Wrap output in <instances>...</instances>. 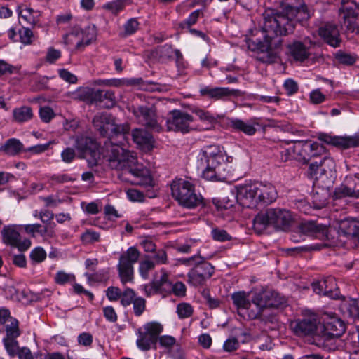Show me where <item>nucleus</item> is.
Segmentation results:
<instances>
[{"mask_svg": "<svg viewBox=\"0 0 359 359\" xmlns=\"http://www.w3.org/2000/svg\"><path fill=\"white\" fill-rule=\"evenodd\" d=\"M283 87L288 95H292L298 91V84L292 79L285 80Z\"/></svg>", "mask_w": 359, "mask_h": 359, "instance_id": "64", "label": "nucleus"}, {"mask_svg": "<svg viewBox=\"0 0 359 359\" xmlns=\"http://www.w3.org/2000/svg\"><path fill=\"white\" fill-rule=\"evenodd\" d=\"M292 221L291 212L283 208H269L260 212L253 219V228L258 233H262L268 226L276 229L285 230Z\"/></svg>", "mask_w": 359, "mask_h": 359, "instance_id": "4", "label": "nucleus"}, {"mask_svg": "<svg viewBox=\"0 0 359 359\" xmlns=\"http://www.w3.org/2000/svg\"><path fill=\"white\" fill-rule=\"evenodd\" d=\"M128 198L133 202H142L144 199V194L135 189H128L126 190Z\"/></svg>", "mask_w": 359, "mask_h": 359, "instance_id": "63", "label": "nucleus"}, {"mask_svg": "<svg viewBox=\"0 0 359 359\" xmlns=\"http://www.w3.org/2000/svg\"><path fill=\"white\" fill-rule=\"evenodd\" d=\"M339 18L346 31L359 34V3L353 0H341Z\"/></svg>", "mask_w": 359, "mask_h": 359, "instance_id": "8", "label": "nucleus"}, {"mask_svg": "<svg viewBox=\"0 0 359 359\" xmlns=\"http://www.w3.org/2000/svg\"><path fill=\"white\" fill-rule=\"evenodd\" d=\"M161 276L159 279L154 278L151 281L155 289L158 292L159 294H163L168 291H170L171 283L169 280L168 273L167 271L162 269Z\"/></svg>", "mask_w": 359, "mask_h": 359, "instance_id": "34", "label": "nucleus"}, {"mask_svg": "<svg viewBox=\"0 0 359 359\" xmlns=\"http://www.w3.org/2000/svg\"><path fill=\"white\" fill-rule=\"evenodd\" d=\"M322 156H323L319 161H317L320 172L323 173L326 177L328 175L332 177L335 170V162L332 158L327 155L326 151Z\"/></svg>", "mask_w": 359, "mask_h": 359, "instance_id": "33", "label": "nucleus"}, {"mask_svg": "<svg viewBox=\"0 0 359 359\" xmlns=\"http://www.w3.org/2000/svg\"><path fill=\"white\" fill-rule=\"evenodd\" d=\"M214 272L215 267L201 257V260H198L188 272L187 283L194 287L203 286L212 277Z\"/></svg>", "mask_w": 359, "mask_h": 359, "instance_id": "10", "label": "nucleus"}, {"mask_svg": "<svg viewBox=\"0 0 359 359\" xmlns=\"http://www.w3.org/2000/svg\"><path fill=\"white\" fill-rule=\"evenodd\" d=\"M289 50L292 57L297 61L303 62L310 55L308 48L300 41H294L290 45Z\"/></svg>", "mask_w": 359, "mask_h": 359, "instance_id": "32", "label": "nucleus"}, {"mask_svg": "<svg viewBox=\"0 0 359 359\" xmlns=\"http://www.w3.org/2000/svg\"><path fill=\"white\" fill-rule=\"evenodd\" d=\"M203 16V13L201 9L195 10L189 14L187 19L180 23V26L182 28H189L198 22L200 17Z\"/></svg>", "mask_w": 359, "mask_h": 359, "instance_id": "49", "label": "nucleus"}, {"mask_svg": "<svg viewBox=\"0 0 359 359\" xmlns=\"http://www.w3.org/2000/svg\"><path fill=\"white\" fill-rule=\"evenodd\" d=\"M334 195L337 198L351 197L358 198L359 177L357 175L346 177L344 183L335 189Z\"/></svg>", "mask_w": 359, "mask_h": 359, "instance_id": "20", "label": "nucleus"}, {"mask_svg": "<svg viewBox=\"0 0 359 359\" xmlns=\"http://www.w3.org/2000/svg\"><path fill=\"white\" fill-rule=\"evenodd\" d=\"M156 264L151 262L148 257H145V259L139 262L138 271L140 276L147 280L149 278V273L155 269Z\"/></svg>", "mask_w": 359, "mask_h": 359, "instance_id": "42", "label": "nucleus"}, {"mask_svg": "<svg viewBox=\"0 0 359 359\" xmlns=\"http://www.w3.org/2000/svg\"><path fill=\"white\" fill-rule=\"evenodd\" d=\"M339 231L353 243H359V219L346 218L341 221Z\"/></svg>", "mask_w": 359, "mask_h": 359, "instance_id": "24", "label": "nucleus"}, {"mask_svg": "<svg viewBox=\"0 0 359 359\" xmlns=\"http://www.w3.org/2000/svg\"><path fill=\"white\" fill-rule=\"evenodd\" d=\"M308 175L311 179L314 180H318L325 176L323 173L320 172L317 161L310 163L308 169Z\"/></svg>", "mask_w": 359, "mask_h": 359, "instance_id": "62", "label": "nucleus"}, {"mask_svg": "<svg viewBox=\"0 0 359 359\" xmlns=\"http://www.w3.org/2000/svg\"><path fill=\"white\" fill-rule=\"evenodd\" d=\"M23 144L16 138H10L0 147V151L4 154L14 156L23 150Z\"/></svg>", "mask_w": 359, "mask_h": 359, "instance_id": "29", "label": "nucleus"}, {"mask_svg": "<svg viewBox=\"0 0 359 359\" xmlns=\"http://www.w3.org/2000/svg\"><path fill=\"white\" fill-rule=\"evenodd\" d=\"M194 118L189 114L179 109H175L169 112L166 126L168 131L189 133L191 130L190 124Z\"/></svg>", "mask_w": 359, "mask_h": 359, "instance_id": "13", "label": "nucleus"}, {"mask_svg": "<svg viewBox=\"0 0 359 359\" xmlns=\"http://www.w3.org/2000/svg\"><path fill=\"white\" fill-rule=\"evenodd\" d=\"M321 140L328 144L343 149L359 147V131L353 135L332 136L324 135Z\"/></svg>", "mask_w": 359, "mask_h": 359, "instance_id": "21", "label": "nucleus"}, {"mask_svg": "<svg viewBox=\"0 0 359 359\" xmlns=\"http://www.w3.org/2000/svg\"><path fill=\"white\" fill-rule=\"evenodd\" d=\"M140 255V251L135 246L128 248L120 254L116 267L122 284L133 281L134 264L138 262Z\"/></svg>", "mask_w": 359, "mask_h": 359, "instance_id": "7", "label": "nucleus"}, {"mask_svg": "<svg viewBox=\"0 0 359 359\" xmlns=\"http://www.w3.org/2000/svg\"><path fill=\"white\" fill-rule=\"evenodd\" d=\"M33 114L31 107L24 106L13 110V118L15 121L22 123L30 120Z\"/></svg>", "mask_w": 359, "mask_h": 359, "instance_id": "40", "label": "nucleus"}, {"mask_svg": "<svg viewBox=\"0 0 359 359\" xmlns=\"http://www.w3.org/2000/svg\"><path fill=\"white\" fill-rule=\"evenodd\" d=\"M293 151L297 154L295 159L307 163L313 158L321 156L325 151V147L313 140H292Z\"/></svg>", "mask_w": 359, "mask_h": 359, "instance_id": "9", "label": "nucleus"}, {"mask_svg": "<svg viewBox=\"0 0 359 359\" xmlns=\"http://www.w3.org/2000/svg\"><path fill=\"white\" fill-rule=\"evenodd\" d=\"M139 22L136 18L129 19L124 25V32L122 34L123 37L130 36L135 33L138 29Z\"/></svg>", "mask_w": 359, "mask_h": 359, "instance_id": "56", "label": "nucleus"}, {"mask_svg": "<svg viewBox=\"0 0 359 359\" xmlns=\"http://www.w3.org/2000/svg\"><path fill=\"white\" fill-rule=\"evenodd\" d=\"M229 127L238 132H243L247 135H253L257 129L253 124L239 118H231L229 123Z\"/></svg>", "mask_w": 359, "mask_h": 359, "instance_id": "30", "label": "nucleus"}, {"mask_svg": "<svg viewBox=\"0 0 359 359\" xmlns=\"http://www.w3.org/2000/svg\"><path fill=\"white\" fill-rule=\"evenodd\" d=\"M95 131L101 137L111 139L115 136L129 134L130 126L128 123L117 124L116 118L109 113L101 112L96 114L93 118Z\"/></svg>", "mask_w": 359, "mask_h": 359, "instance_id": "6", "label": "nucleus"}, {"mask_svg": "<svg viewBox=\"0 0 359 359\" xmlns=\"http://www.w3.org/2000/svg\"><path fill=\"white\" fill-rule=\"evenodd\" d=\"M318 34L324 41L332 47L337 48L340 46L341 39L337 27L332 24H326L320 27Z\"/></svg>", "mask_w": 359, "mask_h": 359, "instance_id": "23", "label": "nucleus"}, {"mask_svg": "<svg viewBox=\"0 0 359 359\" xmlns=\"http://www.w3.org/2000/svg\"><path fill=\"white\" fill-rule=\"evenodd\" d=\"M116 97L111 90H95L94 93L93 104L100 107L110 108L115 104Z\"/></svg>", "mask_w": 359, "mask_h": 359, "instance_id": "27", "label": "nucleus"}, {"mask_svg": "<svg viewBox=\"0 0 359 359\" xmlns=\"http://www.w3.org/2000/svg\"><path fill=\"white\" fill-rule=\"evenodd\" d=\"M18 15L22 20L29 25H34L37 21V12L25 6L18 8Z\"/></svg>", "mask_w": 359, "mask_h": 359, "instance_id": "38", "label": "nucleus"}, {"mask_svg": "<svg viewBox=\"0 0 359 359\" xmlns=\"http://www.w3.org/2000/svg\"><path fill=\"white\" fill-rule=\"evenodd\" d=\"M1 235L4 243L17 248L20 252L26 251L31 246L29 239L21 240L20 234L15 226H4Z\"/></svg>", "mask_w": 359, "mask_h": 359, "instance_id": "16", "label": "nucleus"}, {"mask_svg": "<svg viewBox=\"0 0 359 359\" xmlns=\"http://www.w3.org/2000/svg\"><path fill=\"white\" fill-rule=\"evenodd\" d=\"M55 282L58 285H65L75 281V276L72 273H68L63 271H59L55 276Z\"/></svg>", "mask_w": 359, "mask_h": 359, "instance_id": "52", "label": "nucleus"}, {"mask_svg": "<svg viewBox=\"0 0 359 359\" xmlns=\"http://www.w3.org/2000/svg\"><path fill=\"white\" fill-rule=\"evenodd\" d=\"M95 90L90 88H80L76 92V97L82 101L93 104Z\"/></svg>", "mask_w": 359, "mask_h": 359, "instance_id": "46", "label": "nucleus"}, {"mask_svg": "<svg viewBox=\"0 0 359 359\" xmlns=\"http://www.w3.org/2000/svg\"><path fill=\"white\" fill-rule=\"evenodd\" d=\"M74 145L78 151L79 158H86L88 155H90L93 159V161H88V164L90 166L97 164L98 145L94 139L85 135H77L74 138Z\"/></svg>", "mask_w": 359, "mask_h": 359, "instance_id": "12", "label": "nucleus"}, {"mask_svg": "<svg viewBox=\"0 0 359 359\" xmlns=\"http://www.w3.org/2000/svg\"><path fill=\"white\" fill-rule=\"evenodd\" d=\"M225 151L217 144L204 146L200 151L198 168L206 180L220 182L226 179Z\"/></svg>", "mask_w": 359, "mask_h": 359, "instance_id": "3", "label": "nucleus"}, {"mask_svg": "<svg viewBox=\"0 0 359 359\" xmlns=\"http://www.w3.org/2000/svg\"><path fill=\"white\" fill-rule=\"evenodd\" d=\"M231 299L233 304L238 309H248L251 306V303L248 299V294L244 291L234 292L231 295Z\"/></svg>", "mask_w": 359, "mask_h": 359, "instance_id": "37", "label": "nucleus"}, {"mask_svg": "<svg viewBox=\"0 0 359 359\" xmlns=\"http://www.w3.org/2000/svg\"><path fill=\"white\" fill-rule=\"evenodd\" d=\"M30 259L33 262H42L46 257V252L41 247L34 248L29 255Z\"/></svg>", "mask_w": 359, "mask_h": 359, "instance_id": "60", "label": "nucleus"}, {"mask_svg": "<svg viewBox=\"0 0 359 359\" xmlns=\"http://www.w3.org/2000/svg\"><path fill=\"white\" fill-rule=\"evenodd\" d=\"M279 7L281 11H269L264 13V41H246L248 49L262 54L259 60L264 63L276 62L283 44L280 37L292 34L298 22L309 18L304 0H280Z\"/></svg>", "mask_w": 359, "mask_h": 359, "instance_id": "1", "label": "nucleus"}, {"mask_svg": "<svg viewBox=\"0 0 359 359\" xmlns=\"http://www.w3.org/2000/svg\"><path fill=\"white\" fill-rule=\"evenodd\" d=\"M5 325V337L18 338L20 335L19 322L16 318H11Z\"/></svg>", "mask_w": 359, "mask_h": 359, "instance_id": "44", "label": "nucleus"}, {"mask_svg": "<svg viewBox=\"0 0 359 359\" xmlns=\"http://www.w3.org/2000/svg\"><path fill=\"white\" fill-rule=\"evenodd\" d=\"M252 302L259 309L278 307L283 304L282 298L279 294L276 292L271 290L256 292L253 295Z\"/></svg>", "mask_w": 359, "mask_h": 359, "instance_id": "18", "label": "nucleus"}, {"mask_svg": "<svg viewBox=\"0 0 359 359\" xmlns=\"http://www.w3.org/2000/svg\"><path fill=\"white\" fill-rule=\"evenodd\" d=\"M55 226V224L53 225ZM54 226H44L43 227L39 224H27L25 226V231L28 233L32 234L33 236L35 233H38L41 236H47L53 238L55 236V232L53 230Z\"/></svg>", "mask_w": 359, "mask_h": 359, "instance_id": "35", "label": "nucleus"}, {"mask_svg": "<svg viewBox=\"0 0 359 359\" xmlns=\"http://www.w3.org/2000/svg\"><path fill=\"white\" fill-rule=\"evenodd\" d=\"M258 204H270L276 201L278 195L275 187L271 184H263L257 182Z\"/></svg>", "mask_w": 359, "mask_h": 359, "instance_id": "26", "label": "nucleus"}, {"mask_svg": "<svg viewBox=\"0 0 359 359\" xmlns=\"http://www.w3.org/2000/svg\"><path fill=\"white\" fill-rule=\"evenodd\" d=\"M136 297L135 292L133 289L126 288L121 292V296L120 297L121 304L124 307L128 306Z\"/></svg>", "mask_w": 359, "mask_h": 359, "instance_id": "51", "label": "nucleus"}, {"mask_svg": "<svg viewBox=\"0 0 359 359\" xmlns=\"http://www.w3.org/2000/svg\"><path fill=\"white\" fill-rule=\"evenodd\" d=\"M17 338L4 337L2 342L6 353L11 358H15L20 348Z\"/></svg>", "mask_w": 359, "mask_h": 359, "instance_id": "41", "label": "nucleus"}, {"mask_svg": "<svg viewBox=\"0 0 359 359\" xmlns=\"http://www.w3.org/2000/svg\"><path fill=\"white\" fill-rule=\"evenodd\" d=\"M236 189V200L241 205L248 208L258 205L257 182L239 184Z\"/></svg>", "mask_w": 359, "mask_h": 359, "instance_id": "15", "label": "nucleus"}, {"mask_svg": "<svg viewBox=\"0 0 359 359\" xmlns=\"http://www.w3.org/2000/svg\"><path fill=\"white\" fill-rule=\"evenodd\" d=\"M138 337L136 341L137 347L142 351H148L151 348V345L155 344L157 340L150 335L146 331L137 332Z\"/></svg>", "mask_w": 359, "mask_h": 359, "instance_id": "36", "label": "nucleus"}, {"mask_svg": "<svg viewBox=\"0 0 359 359\" xmlns=\"http://www.w3.org/2000/svg\"><path fill=\"white\" fill-rule=\"evenodd\" d=\"M76 149L67 147L61 152L62 161L65 163H71L76 158Z\"/></svg>", "mask_w": 359, "mask_h": 359, "instance_id": "61", "label": "nucleus"}, {"mask_svg": "<svg viewBox=\"0 0 359 359\" xmlns=\"http://www.w3.org/2000/svg\"><path fill=\"white\" fill-rule=\"evenodd\" d=\"M177 49H173L170 44H165L161 46L158 49V53L162 60H170L175 56V51Z\"/></svg>", "mask_w": 359, "mask_h": 359, "instance_id": "58", "label": "nucleus"}, {"mask_svg": "<svg viewBox=\"0 0 359 359\" xmlns=\"http://www.w3.org/2000/svg\"><path fill=\"white\" fill-rule=\"evenodd\" d=\"M171 194L178 203L189 209L205 205L201 194L196 193L194 185L183 179H176L171 184Z\"/></svg>", "mask_w": 359, "mask_h": 359, "instance_id": "5", "label": "nucleus"}, {"mask_svg": "<svg viewBox=\"0 0 359 359\" xmlns=\"http://www.w3.org/2000/svg\"><path fill=\"white\" fill-rule=\"evenodd\" d=\"M193 112L198 117L200 121L210 124V126L215 124L218 120L222 117L219 115H214L210 112L200 108L194 109Z\"/></svg>", "mask_w": 359, "mask_h": 359, "instance_id": "39", "label": "nucleus"}, {"mask_svg": "<svg viewBox=\"0 0 359 359\" xmlns=\"http://www.w3.org/2000/svg\"><path fill=\"white\" fill-rule=\"evenodd\" d=\"M128 3L129 0H114L106 4L104 6V8L110 11L114 14H117L122 11Z\"/></svg>", "mask_w": 359, "mask_h": 359, "instance_id": "50", "label": "nucleus"}, {"mask_svg": "<svg viewBox=\"0 0 359 359\" xmlns=\"http://www.w3.org/2000/svg\"><path fill=\"white\" fill-rule=\"evenodd\" d=\"M176 312L180 319H185L193 315L194 308L189 303L181 302L177 305Z\"/></svg>", "mask_w": 359, "mask_h": 359, "instance_id": "45", "label": "nucleus"}, {"mask_svg": "<svg viewBox=\"0 0 359 359\" xmlns=\"http://www.w3.org/2000/svg\"><path fill=\"white\" fill-rule=\"evenodd\" d=\"M133 304V311L135 316L139 317L146 310V300L142 297H137Z\"/></svg>", "mask_w": 359, "mask_h": 359, "instance_id": "54", "label": "nucleus"}, {"mask_svg": "<svg viewBox=\"0 0 359 359\" xmlns=\"http://www.w3.org/2000/svg\"><path fill=\"white\" fill-rule=\"evenodd\" d=\"M67 39L69 43H75L76 48L81 50L91 43L94 39V35L87 33L86 30L75 28L67 35Z\"/></svg>", "mask_w": 359, "mask_h": 359, "instance_id": "25", "label": "nucleus"}, {"mask_svg": "<svg viewBox=\"0 0 359 359\" xmlns=\"http://www.w3.org/2000/svg\"><path fill=\"white\" fill-rule=\"evenodd\" d=\"M344 321L332 313H325L323 317L322 337L325 340L341 337L345 332Z\"/></svg>", "mask_w": 359, "mask_h": 359, "instance_id": "11", "label": "nucleus"}, {"mask_svg": "<svg viewBox=\"0 0 359 359\" xmlns=\"http://www.w3.org/2000/svg\"><path fill=\"white\" fill-rule=\"evenodd\" d=\"M300 230L304 234L316 236L318 233L323 231V227L313 221L302 222Z\"/></svg>", "mask_w": 359, "mask_h": 359, "instance_id": "43", "label": "nucleus"}, {"mask_svg": "<svg viewBox=\"0 0 359 359\" xmlns=\"http://www.w3.org/2000/svg\"><path fill=\"white\" fill-rule=\"evenodd\" d=\"M133 113L137 118L138 121L147 128L156 132L162 130L159 118L156 115V109L154 107H133Z\"/></svg>", "mask_w": 359, "mask_h": 359, "instance_id": "14", "label": "nucleus"}, {"mask_svg": "<svg viewBox=\"0 0 359 359\" xmlns=\"http://www.w3.org/2000/svg\"><path fill=\"white\" fill-rule=\"evenodd\" d=\"M33 32L27 27H21L18 30L19 41L25 45L31 44L33 39Z\"/></svg>", "mask_w": 359, "mask_h": 359, "instance_id": "55", "label": "nucleus"}, {"mask_svg": "<svg viewBox=\"0 0 359 359\" xmlns=\"http://www.w3.org/2000/svg\"><path fill=\"white\" fill-rule=\"evenodd\" d=\"M341 300L340 309L342 312L350 317L359 319V298L352 299L342 296Z\"/></svg>", "mask_w": 359, "mask_h": 359, "instance_id": "28", "label": "nucleus"}, {"mask_svg": "<svg viewBox=\"0 0 359 359\" xmlns=\"http://www.w3.org/2000/svg\"><path fill=\"white\" fill-rule=\"evenodd\" d=\"M152 255L149 256L146 255L145 257H148L149 259L151 260L156 265V264H166L168 263V259L166 251L163 249H156L155 252H152Z\"/></svg>", "mask_w": 359, "mask_h": 359, "instance_id": "48", "label": "nucleus"}, {"mask_svg": "<svg viewBox=\"0 0 359 359\" xmlns=\"http://www.w3.org/2000/svg\"><path fill=\"white\" fill-rule=\"evenodd\" d=\"M81 240L86 245H91L100 241V234L93 229H86L81 235Z\"/></svg>", "mask_w": 359, "mask_h": 359, "instance_id": "47", "label": "nucleus"}, {"mask_svg": "<svg viewBox=\"0 0 359 359\" xmlns=\"http://www.w3.org/2000/svg\"><path fill=\"white\" fill-rule=\"evenodd\" d=\"M200 94L203 97L215 100H222L230 97H238L242 95L238 89H231L224 87L204 86L200 89Z\"/></svg>", "mask_w": 359, "mask_h": 359, "instance_id": "19", "label": "nucleus"}, {"mask_svg": "<svg viewBox=\"0 0 359 359\" xmlns=\"http://www.w3.org/2000/svg\"><path fill=\"white\" fill-rule=\"evenodd\" d=\"M211 235L215 241L224 242L231 241L232 237L224 229L215 228L211 231Z\"/></svg>", "mask_w": 359, "mask_h": 359, "instance_id": "57", "label": "nucleus"}, {"mask_svg": "<svg viewBox=\"0 0 359 359\" xmlns=\"http://www.w3.org/2000/svg\"><path fill=\"white\" fill-rule=\"evenodd\" d=\"M104 157L110 166L116 170H123L125 173L133 177L131 182L142 187H151L154 184L150 171L143 165L137 163V158L128 150L117 144L105 143Z\"/></svg>", "mask_w": 359, "mask_h": 359, "instance_id": "2", "label": "nucleus"}, {"mask_svg": "<svg viewBox=\"0 0 359 359\" xmlns=\"http://www.w3.org/2000/svg\"><path fill=\"white\" fill-rule=\"evenodd\" d=\"M132 137L134 142L140 146H144L148 148L152 146L153 137L144 129L135 128L133 130Z\"/></svg>", "mask_w": 359, "mask_h": 359, "instance_id": "31", "label": "nucleus"}, {"mask_svg": "<svg viewBox=\"0 0 359 359\" xmlns=\"http://www.w3.org/2000/svg\"><path fill=\"white\" fill-rule=\"evenodd\" d=\"M318 322L315 318H305L292 323L291 327L297 336H311L317 330Z\"/></svg>", "mask_w": 359, "mask_h": 359, "instance_id": "22", "label": "nucleus"}, {"mask_svg": "<svg viewBox=\"0 0 359 359\" xmlns=\"http://www.w3.org/2000/svg\"><path fill=\"white\" fill-rule=\"evenodd\" d=\"M144 330L157 340L158 335L163 331V326L159 323L150 322L144 325Z\"/></svg>", "mask_w": 359, "mask_h": 359, "instance_id": "53", "label": "nucleus"}, {"mask_svg": "<svg viewBox=\"0 0 359 359\" xmlns=\"http://www.w3.org/2000/svg\"><path fill=\"white\" fill-rule=\"evenodd\" d=\"M313 291L320 295H323L333 299H341L337 287L335 279L329 276L315 281L311 284Z\"/></svg>", "mask_w": 359, "mask_h": 359, "instance_id": "17", "label": "nucleus"}, {"mask_svg": "<svg viewBox=\"0 0 359 359\" xmlns=\"http://www.w3.org/2000/svg\"><path fill=\"white\" fill-rule=\"evenodd\" d=\"M250 318L252 319H259L264 323L273 322L275 319V316L270 313H266L265 309H259V311L254 314H251Z\"/></svg>", "mask_w": 359, "mask_h": 359, "instance_id": "59", "label": "nucleus"}]
</instances>
